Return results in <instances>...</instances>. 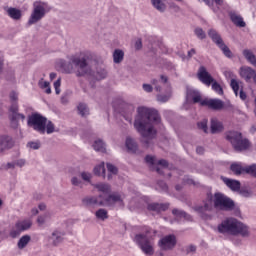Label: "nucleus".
<instances>
[{"mask_svg":"<svg viewBox=\"0 0 256 256\" xmlns=\"http://www.w3.org/2000/svg\"><path fill=\"white\" fill-rule=\"evenodd\" d=\"M161 123L159 112L153 108L145 106L138 107L134 120V129L141 135V143L144 147H149L151 141L157 137V129L153 125Z\"/></svg>","mask_w":256,"mask_h":256,"instance_id":"obj_1","label":"nucleus"},{"mask_svg":"<svg viewBox=\"0 0 256 256\" xmlns=\"http://www.w3.org/2000/svg\"><path fill=\"white\" fill-rule=\"evenodd\" d=\"M215 209H221L222 211H233L235 209V202L221 192L214 194V205H213V194L208 193L206 200L203 201V205H196L193 207L194 211L198 213L201 219H211V215L207 214Z\"/></svg>","mask_w":256,"mask_h":256,"instance_id":"obj_2","label":"nucleus"},{"mask_svg":"<svg viewBox=\"0 0 256 256\" xmlns=\"http://www.w3.org/2000/svg\"><path fill=\"white\" fill-rule=\"evenodd\" d=\"M61 67L66 73H74L76 77L91 75V66L85 57L72 56L69 62L62 61Z\"/></svg>","mask_w":256,"mask_h":256,"instance_id":"obj_3","label":"nucleus"},{"mask_svg":"<svg viewBox=\"0 0 256 256\" xmlns=\"http://www.w3.org/2000/svg\"><path fill=\"white\" fill-rule=\"evenodd\" d=\"M218 231L222 234L233 235L237 237H249V226L244 224L243 222L237 220V218H227L222 221L220 225H218Z\"/></svg>","mask_w":256,"mask_h":256,"instance_id":"obj_4","label":"nucleus"},{"mask_svg":"<svg viewBox=\"0 0 256 256\" xmlns=\"http://www.w3.org/2000/svg\"><path fill=\"white\" fill-rule=\"evenodd\" d=\"M155 232L151 228H146L144 232L136 234L134 243L138 245L144 255H155Z\"/></svg>","mask_w":256,"mask_h":256,"instance_id":"obj_5","label":"nucleus"},{"mask_svg":"<svg viewBox=\"0 0 256 256\" xmlns=\"http://www.w3.org/2000/svg\"><path fill=\"white\" fill-rule=\"evenodd\" d=\"M225 138L237 153H243V151H249V149H251V141L244 137L243 133L239 131H227L225 133Z\"/></svg>","mask_w":256,"mask_h":256,"instance_id":"obj_6","label":"nucleus"},{"mask_svg":"<svg viewBox=\"0 0 256 256\" xmlns=\"http://www.w3.org/2000/svg\"><path fill=\"white\" fill-rule=\"evenodd\" d=\"M197 77L199 81H201V83L207 87L212 85V89L215 91V93L218 95H223V87H221V84L207 72V68H205V66H200L197 72Z\"/></svg>","mask_w":256,"mask_h":256,"instance_id":"obj_7","label":"nucleus"},{"mask_svg":"<svg viewBox=\"0 0 256 256\" xmlns=\"http://www.w3.org/2000/svg\"><path fill=\"white\" fill-rule=\"evenodd\" d=\"M33 11L30 15V18L27 22L28 27L31 25H35V23H39L43 17H45L47 11L45 10L47 7V3L36 1L33 3Z\"/></svg>","mask_w":256,"mask_h":256,"instance_id":"obj_8","label":"nucleus"},{"mask_svg":"<svg viewBox=\"0 0 256 256\" xmlns=\"http://www.w3.org/2000/svg\"><path fill=\"white\" fill-rule=\"evenodd\" d=\"M27 125L28 127H31L32 129H34V131L41 133V135H45V127L47 126V119L39 113H33L28 117Z\"/></svg>","mask_w":256,"mask_h":256,"instance_id":"obj_9","label":"nucleus"},{"mask_svg":"<svg viewBox=\"0 0 256 256\" xmlns=\"http://www.w3.org/2000/svg\"><path fill=\"white\" fill-rule=\"evenodd\" d=\"M208 36L213 41V43H215V45H217V47L222 50V53L225 55V57L232 59L233 52H231V49H229L225 42H223V38H221V34L218 33L217 30L210 29L208 31Z\"/></svg>","mask_w":256,"mask_h":256,"instance_id":"obj_10","label":"nucleus"},{"mask_svg":"<svg viewBox=\"0 0 256 256\" xmlns=\"http://www.w3.org/2000/svg\"><path fill=\"white\" fill-rule=\"evenodd\" d=\"M176 245L177 237H175V235L164 236L158 242V247H160L161 251H173Z\"/></svg>","mask_w":256,"mask_h":256,"instance_id":"obj_11","label":"nucleus"},{"mask_svg":"<svg viewBox=\"0 0 256 256\" xmlns=\"http://www.w3.org/2000/svg\"><path fill=\"white\" fill-rule=\"evenodd\" d=\"M84 207H105V200L103 194L98 196H87L82 199Z\"/></svg>","mask_w":256,"mask_h":256,"instance_id":"obj_12","label":"nucleus"},{"mask_svg":"<svg viewBox=\"0 0 256 256\" xmlns=\"http://www.w3.org/2000/svg\"><path fill=\"white\" fill-rule=\"evenodd\" d=\"M124 199L125 196L120 193L114 192L112 194H109L106 198L104 197L105 207H113V205H117V203L118 205H121L123 207Z\"/></svg>","mask_w":256,"mask_h":256,"instance_id":"obj_13","label":"nucleus"},{"mask_svg":"<svg viewBox=\"0 0 256 256\" xmlns=\"http://www.w3.org/2000/svg\"><path fill=\"white\" fill-rule=\"evenodd\" d=\"M240 77L246 81V83H253L256 84V70L249 67V66H242L240 68Z\"/></svg>","mask_w":256,"mask_h":256,"instance_id":"obj_14","label":"nucleus"},{"mask_svg":"<svg viewBox=\"0 0 256 256\" xmlns=\"http://www.w3.org/2000/svg\"><path fill=\"white\" fill-rule=\"evenodd\" d=\"M8 111L11 123H19V119L25 121L24 114L19 113V103H11Z\"/></svg>","mask_w":256,"mask_h":256,"instance_id":"obj_15","label":"nucleus"},{"mask_svg":"<svg viewBox=\"0 0 256 256\" xmlns=\"http://www.w3.org/2000/svg\"><path fill=\"white\" fill-rule=\"evenodd\" d=\"M201 107L213 109V111H221L225 107V103L220 99H204L201 102Z\"/></svg>","mask_w":256,"mask_h":256,"instance_id":"obj_16","label":"nucleus"},{"mask_svg":"<svg viewBox=\"0 0 256 256\" xmlns=\"http://www.w3.org/2000/svg\"><path fill=\"white\" fill-rule=\"evenodd\" d=\"M15 146V141L9 135L0 136V153H5V151H9V149H13Z\"/></svg>","mask_w":256,"mask_h":256,"instance_id":"obj_17","label":"nucleus"},{"mask_svg":"<svg viewBox=\"0 0 256 256\" xmlns=\"http://www.w3.org/2000/svg\"><path fill=\"white\" fill-rule=\"evenodd\" d=\"M63 237H65V232L61 230H54L48 237V242L53 247H57L60 243H63Z\"/></svg>","mask_w":256,"mask_h":256,"instance_id":"obj_18","label":"nucleus"},{"mask_svg":"<svg viewBox=\"0 0 256 256\" xmlns=\"http://www.w3.org/2000/svg\"><path fill=\"white\" fill-rule=\"evenodd\" d=\"M225 130V126H223V122L219 121L217 118H212L210 122V131L212 135H217V133H223Z\"/></svg>","mask_w":256,"mask_h":256,"instance_id":"obj_19","label":"nucleus"},{"mask_svg":"<svg viewBox=\"0 0 256 256\" xmlns=\"http://www.w3.org/2000/svg\"><path fill=\"white\" fill-rule=\"evenodd\" d=\"M186 99L187 101H193V103H200L203 102L201 99V92L195 89L188 88L186 91Z\"/></svg>","mask_w":256,"mask_h":256,"instance_id":"obj_20","label":"nucleus"},{"mask_svg":"<svg viewBox=\"0 0 256 256\" xmlns=\"http://www.w3.org/2000/svg\"><path fill=\"white\" fill-rule=\"evenodd\" d=\"M221 180L226 184L228 189H231V191H239V189H241V182L238 180H233L225 176H221Z\"/></svg>","mask_w":256,"mask_h":256,"instance_id":"obj_21","label":"nucleus"},{"mask_svg":"<svg viewBox=\"0 0 256 256\" xmlns=\"http://www.w3.org/2000/svg\"><path fill=\"white\" fill-rule=\"evenodd\" d=\"M148 211H153L154 213H161L169 209V203H150L147 206Z\"/></svg>","mask_w":256,"mask_h":256,"instance_id":"obj_22","label":"nucleus"},{"mask_svg":"<svg viewBox=\"0 0 256 256\" xmlns=\"http://www.w3.org/2000/svg\"><path fill=\"white\" fill-rule=\"evenodd\" d=\"M126 149L129 151V153H137L139 146L137 145V142L135 141V139L131 138V137H127L126 138Z\"/></svg>","mask_w":256,"mask_h":256,"instance_id":"obj_23","label":"nucleus"},{"mask_svg":"<svg viewBox=\"0 0 256 256\" xmlns=\"http://www.w3.org/2000/svg\"><path fill=\"white\" fill-rule=\"evenodd\" d=\"M230 19H231L232 23H234L236 25V27H246L247 26L245 21H243V17H241V15H238L235 12L230 13Z\"/></svg>","mask_w":256,"mask_h":256,"instance_id":"obj_24","label":"nucleus"},{"mask_svg":"<svg viewBox=\"0 0 256 256\" xmlns=\"http://www.w3.org/2000/svg\"><path fill=\"white\" fill-rule=\"evenodd\" d=\"M113 63L119 65V63H123V59H125V52L121 49H115L113 54Z\"/></svg>","mask_w":256,"mask_h":256,"instance_id":"obj_25","label":"nucleus"},{"mask_svg":"<svg viewBox=\"0 0 256 256\" xmlns=\"http://www.w3.org/2000/svg\"><path fill=\"white\" fill-rule=\"evenodd\" d=\"M172 214L174 217H177V219H185V221H193V217L191 215L187 214V212L179 209H173Z\"/></svg>","mask_w":256,"mask_h":256,"instance_id":"obj_26","label":"nucleus"},{"mask_svg":"<svg viewBox=\"0 0 256 256\" xmlns=\"http://www.w3.org/2000/svg\"><path fill=\"white\" fill-rule=\"evenodd\" d=\"M164 1L167 0H151V3L156 11H159V13H165V11L167 10V5Z\"/></svg>","mask_w":256,"mask_h":256,"instance_id":"obj_27","label":"nucleus"},{"mask_svg":"<svg viewBox=\"0 0 256 256\" xmlns=\"http://www.w3.org/2000/svg\"><path fill=\"white\" fill-rule=\"evenodd\" d=\"M15 225H16V228L19 229L21 233H23V231H27L31 229L33 222H31V220H24V221L16 222Z\"/></svg>","mask_w":256,"mask_h":256,"instance_id":"obj_28","label":"nucleus"},{"mask_svg":"<svg viewBox=\"0 0 256 256\" xmlns=\"http://www.w3.org/2000/svg\"><path fill=\"white\" fill-rule=\"evenodd\" d=\"M243 56L247 60L248 63L253 65V67H256V56L253 54V52L249 49L243 50Z\"/></svg>","mask_w":256,"mask_h":256,"instance_id":"obj_29","label":"nucleus"},{"mask_svg":"<svg viewBox=\"0 0 256 256\" xmlns=\"http://www.w3.org/2000/svg\"><path fill=\"white\" fill-rule=\"evenodd\" d=\"M7 13L11 19H14V21H19L21 17H23V14L21 13V10L17 8H8Z\"/></svg>","mask_w":256,"mask_h":256,"instance_id":"obj_30","label":"nucleus"},{"mask_svg":"<svg viewBox=\"0 0 256 256\" xmlns=\"http://www.w3.org/2000/svg\"><path fill=\"white\" fill-rule=\"evenodd\" d=\"M95 217L98 221H107V219H109V212L105 208H99L95 212Z\"/></svg>","mask_w":256,"mask_h":256,"instance_id":"obj_31","label":"nucleus"},{"mask_svg":"<svg viewBox=\"0 0 256 256\" xmlns=\"http://www.w3.org/2000/svg\"><path fill=\"white\" fill-rule=\"evenodd\" d=\"M94 187L100 193H104V195H107V194L111 193V185H109L107 183L94 184Z\"/></svg>","mask_w":256,"mask_h":256,"instance_id":"obj_32","label":"nucleus"},{"mask_svg":"<svg viewBox=\"0 0 256 256\" xmlns=\"http://www.w3.org/2000/svg\"><path fill=\"white\" fill-rule=\"evenodd\" d=\"M230 171H232L234 175H243V173H245V167L241 166V164L233 163L230 166Z\"/></svg>","mask_w":256,"mask_h":256,"instance_id":"obj_33","label":"nucleus"},{"mask_svg":"<svg viewBox=\"0 0 256 256\" xmlns=\"http://www.w3.org/2000/svg\"><path fill=\"white\" fill-rule=\"evenodd\" d=\"M31 241V236L24 235L22 236L18 241V249H25L27 245H29V242Z\"/></svg>","mask_w":256,"mask_h":256,"instance_id":"obj_34","label":"nucleus"},{"mask_svg":"<svg viewBox=\"0 0 256 256\" xmlns=\"http://www.w3.org/2000/svg\"><path fill=\"white\" fill-rule=\"evenodd\" d=\"M93 148L95 151H99L100 153H105L106 151L105 143L103 140H96L93 144Z\"/></svg>","mask_w":256,"mask_h":256,"instance_id":"obj_35","label":"nucleus"},{"mask_svg":"<svg viewBox=\"0 0 256 256\" xmlns=\"http://www.w3.org/2000/svg\"><path fill=\"white\" fill-rule=\"evenodd\" d=\"M244 173H246V175H250V177H254V179H256V164H252L250 166L244 167Z\"/></svg>","mask_w":256,"mask_h":256,"instance_id":"obj_36","label":"nucleus"},{"mask_svg":"<svg viewBox=\"0 0 256 256\" xmlns=\"http://www.w3.org/2000/svg\"><path fill=\"white\" fill-rule=\"evenodd\" d=\"M78 113L81 115V117H86V115L89 114V108L87 107V104L80 103L78 105Z\"/></svg>","mask_w":256,"mask_h":256,"instance_id":"obj_37","label":"nucleus"},{"mask_svg":"<svg viewBox=\"0 0 256 256\" xmlns=\"http://www.w3.org/2000/svg\"><path fill=\"white\" fill-rule=\"evenodd\" d=\"M105 77H107V70L103 68L97 69L95 74V78L97 79V81H101V79H105Z\"/></svg>","mask_w":256,"mask_h":256,"instance_id":"obj_38","label":"nucleus"},{"mask_svg":"<svg viewBox=\"0 0 256 256\" xmlns=\"http://www.w3.org/2000/svg\"><path fill=\"white\" fill-rule=\"evenodd\" d=\"M194 34L198 39H201V40L207 39V34L204 32L203 28L201 27L195 28Z\"/></svg>","mask_w":256,"mask_h":256,"instance_id":"obj_39","label":"nucleus"},{"mask_svg":"<svg viewBox=\"0 0 256 256\" xmlns=\"http://www.w3.org/2000/svg\"><path fill=\"white\" fill-rule=\"evenodd\" d=\"M94 173L99 177H105V164L96 166L94 168Z\"/></svg>","mask_w":256,"mask_h":256,"instance_id":"obj_40","label":"nucleus"},{"mask_svg":"<svg viewBox=\"0 0 256 256\" xmlns=\"http://www.w3.org/2000/svg\"><path fill=\"white\" fill-rule=\"evenodd\" d=\"M230 86H231L232 90L234 91L235 95L238 96L239 95V82L237 80H235V78H232L230 81Z\"/></svg>","mask_w":256,"mask_h":256,"instance_id":"obj_41","label":"nucleus"},{"mask_svg":"<svg viewBox=\"0 0 256 256\" xmlns=\"http://www.w3.org/2000/svg\"><path fill=\"white\" fill-rule=\"evenodd\" d=\"M9 235L12 239H17V237H19V235H21V230L19 228H17L16 224H15V227L11 229Z\"/></svg>","mask_w":256,"mask_h":256,"instance_id":"obj_42","label":"nucleus"},{"mask_svg":"<svg viewBox=\"0 0 256 256\" xmlns=\"http://www.w3.org/2000/svg\"><path fill=\"white\" fill-rule=\"evenodd\" d=\"M198 129H201L204 133H207L209 131V128L207 127V119H203L202 121L197 123Z\"/></svg>","mask_w":256,"mask_h":256,"instance_id":"obj_43","label":"nucleus"},{"mask_svg":"<svg viewBox=\"0 0 256 256\" xmlns=\"http://www.w3.org/2000/svg\"><path fill=\"white\" fill-rule=\"evenodd\" d=\"M47 219H49V213H45L44 215H40L37 218L38 225H45L47 222Z\"/></svg>","mask_w":256,"mask_h":256,"instance_id":"obj_44","label":"nucleus"},{"mask_svg":"<svg viewBox=\"0 0 256 256\" xmlns=\"http://www.w3.org/2000/svg\"><path fill=\"white\" fill-rule=\"evenodd\" d=\"M46 132L48 135H51V133L55 132V125L51 121H46V126H45Z\"/></svg>","mask_w":256,"mask_h":256,"instance_id":"obj_45","label":"nucleus"},{"mask_svg":"<svg viewBox=\"0 0 256 256\" xmlns=\"http://www.w3.org/2000/svg\"><path fill=\"white\" fill-rule=\"evenodd\" d=\"M106 167H107L109 173H112V175H117V173L119 172V170L117 169V166H115L111 163H107Z\"/></svg>","mask_w":256,"mask_h":256,"instance_id":"obj_46","label":"nucleus"},{"mask_svg":"<svg viewBox=\"0 0 256 256\" xmlns=\"http://www.w3.org/2000/svg\"><path fill=\"white\" fill-rule=\"evenodd\" d=\"M10 103H19V94L15 91L10 92L9 94Z\"/></svg>","mask_w":256,"mask_h":256,"instance_id":"obj_47","label":"nucleus"},{"mask_svg":"<svg viewBox=\"0 0 256 256\" xmlns=\"http://www.w3.org/2000/svg\"><path fill=\"white\" fill-rule=\"evenodd\" d=\"M239 195H241L242 197H251V195H253V192H251V190L242 188L238 190Z\"/></svg>","mask_w":256,"mask_h":256,"instance_id":"obj_48","label":"nucleus"},{"mask_svg":"<svg viewBox=\"0 0 256 256\" xmlns=\"http://www.w3.org/2000/svg\"><path fill=\"white\" fill-rule=\"evenodd\" d=\"M126 109L124 110V113L127 115H133L135 112V106L131 104H125Z\"/></svg>","mask_w":256,"mask_h":256,"instance_id":"obj_49","label":"nucleus"},{"mask_svg":"<svg viewBox=\"0 0 256 256\" xmlns=\"http://www.w3.org/2000/svg\"><path fill=\"white\" fill-rule=\"evenodd\" d=\"M54 89H55L56 95H59L61 93V78H58L54 82Z\"/></svg>","mask_w":256,"mask_h":256,"instance_id":"obj_50","label":"nucleus"},{"mask_svg":"<svg viewBox=\"0 0 256 256\" xmlns=\"http://www.w3.org/2000/svg\"><path fill=\"white\" fill-rule=\"evenodd\" d=\"M196 251H197V246H195V245H193V244H191V245H189V246H187V247L185 248V253H186V255H189V254H191V253H196Z\"/></svg>","mask_w":256,"mask_h":256,"instance_id":"obj_51","label":"nucleus"},{"mask_svg":"<svg viewBox=\"0 0 256 256\" xmlns=\"http://www.w3.org/2000/svg\"><path fill=\"white\" fill-rule=\"evenodd\" d=\"M170 96L169 95H157V101H159V103H167V101H169Z\"/></svg>","mask_w":256,"mask_h":256,"instance_id":"obj_52","label":"nucleus"},{"mask_svg":"<svg viewBox=\"0 0 256 256\" xmlns=\"http://www.w3.org/2000/svg\"><path fill=\"white\" fill-rule=\"evenodd\" d=\"M157 187H158V189H160V191H167V189H168L167 183H165V181H158Z\"/></svg>","mask_w":256,"mask_h":256,"instance_id":"obj_53","label":"nucleus"},{"mask_svg":"<svg viewBox=\"0 0 256 256\" xmlns=\"http://www.w3.org/2000/svg\"><path fill=\"white\" fill-rule=\"evenodd\" d=\"M27 147H30V149L37 150L41 147V143H39V142H28Z\"/></svg>","mask_w":256,"mask_h":256,"instance_id":"obj_54","label":"nucleus"},{"mask_svg":"<svg viewBox=\"0 0 256 256\" xmlns=\"http://www.w3.org/2000/svg\"><path fill=\"white\" fill-rule=\"evenodd\" d=\"M71 183L72 185H74L75 187H81V185H83V182L81 180H79V178L77 177H73L71 179Z\"/></svg>","mask_w":256,"mask_h":256,"instance_id":"obj_55","label":"nucleus"},{"mask_svg":"<svg viewBox=\"0 0 256 256\" xmlns=\"http://www.w3.org/2000/svg\"><path fill=\"white\" fill-rule=\"evenodd\" d=\"M81 177H82L83 181H87L88 183H89V181H91V173H89V172H82Z\"/></svg>","mask_w":256,"mask_h":256,"instance_id":"obj_56","label":"nucleus"},{"mask_svg":"<svg viewBox=\"0 0 256 256\" xmlns=\"http://www.w3.org/2000/svg\"><path fill=\"white\" fill-rule=\"evenodd\" d=\"M38 86L40 87V89H47V87H49V82L43 81V78H42L39 80Z\"/></svg>","mask_w":256,"mask_h":256,"instance_id":"obj_57","label":"nucleus"},{"mask_svg":"<svg viewBox=\"0 0 256 256\" xmlns=\"http://www.w3.org/2000/svg\"><path fill=\"white\" fill-rule=\"evenodd\" d=\"M152 85H154L155 91H157L158 93H161V86L159 85V80L153 79Z\"/></svg>","mask_w":256,"mask_h":256,"instance_id":"obj_58","label":"nucleus"},{"mask_svg":"<svg viewBox=\"0 0 256 256\" xmlns=\"http://www.w3.org/2000/svg\"><path fill=\"white\" fill-rule=\"evenodd\" d=\"M142 87H143V90L146 93H152L153 92V86H151L150 84H143Z\"/></svg>","mask_w":256,"mask_h":256,"instance_id":"obj_59","label":"nucleus"},{"mask_svg":"<svg viewBox=\"0 0 256 256\" xmlns=\"http://www.w3.org/2000/svg\"><path fill=\"white\" fill-rule=\"evenodd\" d=\"M143 49V42L141 41V39H138L136 42H135V50L136 51H139Z\"/></svg>","mask_w":256,"mask_h":256,"instance_id":"obj_60","label":"nucleus"},{"mask_svg":"<svg viewBox=\"0 0 256 256\" xmlns=\"http://www.w3.org/2000/svg\"><path fill=\"white\" fill-rule=\"evenodd\" d=\"M146 163H149V165H154L155 164V158L153 156L147 155L145 157Z\"/></svg>","mask_w":256,"mask_h":256,"instance_id":"obj_61","label":"nucleus"},{"mask_svg":"<svg viewBox=\"0 0 256 256\" xmlns=\"http://www.w3.org/2000/svg\"><path fill=\"white\" fill-rule=\"evenodd\" d=\"M16 167H24L25 165V159H19V160H16L14 161Z\"/></svg>","mask_w":256,"mask_h":256,"instance_id":"obj_62","label":"nucleus"},{"mask_svg":"<svg viewBox=\"0 0 256 256\" xmlns=\"http://www.w3.org/2000/svg\"><path fill=\"white\" fill-rule=\"evenodd\" d=\"M4 57H3V53L0 52V74L3 73V65H4Z\"/></svg>","mask_w":256,"mask_h":256,"instance_id":"obj_63","label":"nucleus"},{"mask_svg":"<svg viewBox=\"0 0 256 256\" xmlns=\"http://www.w3.org/2000/svg\"><path fill=\"white\" fill-rule=\"evenodd\" d=\"M158 165H161L162 167H169V162L165 159H161L158 161Z\"/></svg>","mask_w":256,"mask_h":256,"instance_id":"obj_64","label":"nucleus"}]
</instances>
